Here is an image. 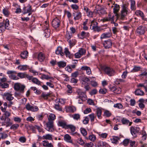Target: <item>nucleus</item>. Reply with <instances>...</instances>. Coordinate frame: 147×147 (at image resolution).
<instances>
[{"label":"nucleus","instance_id":"1","mask_svg":"<svg viewBox=\"0 0 147 147\" xmlns=\"http://www.w3.org/2000/svg\"><path fill=\"white\" fill-rule=\"evenodd\" d=\"M119 5L117 4H115L113 8V13L115 14V16H116V21L118 18L123 20L125 19V17L127 14L128 12V8L126 5H124L123 7L122 10L121 11V15H119L117 13L120 9Z\"/></svg>","mask_w":147,"mask_h":147},{"label":"nucleus","instance_id":"2","mask_svg":"<svg viewBox=\"0 0 147 147\" xmlns=\"http://www.w3.org/2000/svg\"><path fill=\"white\" fill-rule=\"evenodd\" d=\"M53 123V121L49 120L46 123V130L49 132H53L54 130Z\"/></svg>","mask_w":147,"mask_h":147},{"label":"nucleus","instance_id":"3","mask_svg":"<svg viewBox=\"0 0 147 147\" xmlns=\"http://www.w3.org/2000/svg\"><path fill=\"white\" fill-rule=\"evenodd\" d=\"M104 71L109 76H112L115 75L116 72L113 69L109 67H106L104 69Z\"/></svg>","mask_w":147,"mask_h":147},{"label":"nucleus","instance_id":"4","mask_svg":"<svg viewBox=\"0 0 147 147\" xmlns=\"http://www.w3.org/2000/svg\"><path fill=\"white\" fill-rule=\"evenodd\" d=\"M115 19H116V17L115 18V16L113 13H109L108 16L104 18L103 20V22L111 21V23H114Z\"/></svg>","mask_w":147,"mask_h":147},{"label":"nucleus","instance_id":"5","mask_svg":"<svg viewBox=\"0 0 147 147\" xmlns=\"http://www.w3.org/2000/svg\"><path fill=\"white\" fill-rule=\"evenodd\" d=\"M25 87L24 85L19 83H15L14 85V89L17 91H19L22 93L24 92Z\"/></svg>","mask_w":147,"mask_h":147},{"label":"nucleus","instance_id":"6","mask_svg":"<svg viewBox=\"0 0 147 147\" xmlns=\"http://www.w3.org/2000/svg\"><path fill=\"white\" fill-rule=\"evenodd\" d=\"M44 28L45 29L44 30L45 36L46 38H48L50 36V30L49 28V24L47 21H45V25H44Z\"/></svg>","mask_w":147,"mask_h":147},{"label":"nucleus","instance_id":"7","mask_svg":"<svg viewBox=\"0 0 147 147\" xmlns=\"http://www.w3.org/2000/svg\"><path fill=\"white\" fill-rule=\"evenodd\" d=\"M98 23L97 22L93 20L91 22V25L90 26V28L93 30L95 31L99 32L100 30L99 27L98 26Z\"/></svg>","mask_w":147,"mask_h":147},{"label":"nucleus","instance_id":"8","mask_svg":"<svg viewBox=\"0 0 147 147\" xmlns=\"http://www.w3.org/2000/svg\"><path fill=\"white\" fill-rule=\"evenodd\" d=\"M130 130L132 136L136 137L137 136L136 134L138 133L140 131V129L138 127L131 126L130 127Z\"/></svg>","mask_w":147,"mask_h":147},{"label":"nucleus","instance_id":"9","mask_svg":"<svg viewBox=\"0 0 147 147\" xmlns=\"http://www.w3.org/2000/svg\"><path fill=\"white\" fill-rule=\"evenodd\" d=\"M72 14L74 17V19L75 21L79 20L82 17V14L79 11H75Z\"/></svg>","mask_w":147,"mask_h":147},{"label":"nucleus","instance_id":"10","mask_svg":"<svg viewBox=\"0 0 147 147\" xmlns=\"http://www.w3.org/2000/svg\"><path fill=\"white\" fill-rule=\"evenodd\" d=\"M60 20L57 17L55 18L52 22V25L55 28L58 27L60 24Z\"/></svg>","mask_w":147,"mask_h":147},{"label":"nucleus","instance_id":"11","mask_svg":"<svg viewBox=\"0 0 147 147\" xmlns=\"http://www.w3.org/2000/svg\"><path fill=\"white\" fill-rule=\"evenodd\" d=\"M26 107L27 110L32 111H36L38 110V107L36 106H32L29 103L26 104Z\"/></svg>","mask_w":147,"mask_h":147},{"label":"nucleus","instance_id":"12","mask_svg":"<svg viewBox=\"0 0 147 147\" xmlns=\"http://www.w3.org/2000/svg\"><path fill=\"white\" fill-rule=\"evenodd\" d=\"M147 29L145 26H140L137 28V32L140 34H142L144 33L145 31L147 30Z\"/></svg>","mask_w":147,"mask_h":147},{"label":"nucleus","instance_id":"13","mask_svg":"<svg viewBox=\"0 0 147 147\" xmlns=\"http://www.w3.org/2000/svg\"><path fill=\"white\" fill-rule=\"evenodd\" d=\"M79 95L78 97L82 100H85L86 99V95L85 93L80 90L78 91Z\"/></svg>","mask_w":147,"mask_h":147},{"label":"nucleus","instance_id":"14","mask_svg":"<svg viewBox=\"0 0 147 147\" xmlns=\"http://www.w3.org/2000/svg\"><path fill=\"white\" fill-rule=\"evenodd\" d=\"M23 10L24 11L23 14H24L31 12V6L29 5L26 7H24L23 8Z\"/></svg>","mask_w":147,"mask_h":147},{"label":"nucleus","instance_id":"15","mask_svg":"<svg viewBox=\"0 0 147 147\" xmlns=\"http://www.w3.org/2000/svg\"><path fill=\"white\" fill-rule=\"evenodd\" d=\"M103 45L105 48L106 49H108L111 47L112 46L111 41L110 40L105 41L103 43Z\"/></svg>","mask_w":147,"mask_h":147},{"label":"nucleus","instance_id":"16","mask_svg":"<svg viewBox=\"0 0 147 147\" xmlns=\"http://www.w3.org/2000/svg\"><path fill=\"white\" fill-rule=\"evenodd\" d=\"M58 125L59 126L66 129L68 125L66 124V122L64 121H61L58 122Z\"/></svg>","mask_w":147,"mask_h":147},{"label":"nucleus","instance_id":"17","mask_svg":"<svg viewBox=\"0 0 147 147\" xmlns=\"http://www.w3.org/2000/svg\"><path fill=\"white\" fill-rule=\"evenodd\" d=\"M2 111L4 113L3 115L5 116V117H8L11 115V113L10 112L6 111V109L5 108H3V107H0Z\"/></svg>","mask_w":147,"mask_h":147},{"label":"nucleus","instance_id":"18","mask_svg":"<svg viewBox=\"0 0 147 147\" xmlns=\"http://www.w3.org/2000/svg\"><path fill=\"white\" fill-rule=\"evenodd\" d=\"M69 128L71 130L72 134L74 135V134H77L76 132H75L74 133V132L75 131L76 129V127L74 125H68L66 129H68Z\"/></svg>","mask_w":147,"mask_h":147},{"label":"nucleus","instance_id":"19","mask_svg":"<svg viewBox=\"0 0 147 147\" xmlns=\"http://www.w3.org/2000/svg\"><path fill=\"white\" fill-rule=\"evenodd\" d=\"M71 138V137L68 134H66L64 135V140L67 142L72 143V141Z\"/></svg>","mask_w":147,"mask_h":147},{"label":"nucleus","instance_id":"20","mask_svg":"<svg viewBox=\"0 0 147 147\" xmlns=\"http://www.w3.org/2000/svg\"><path fill=\"white\" fill-rule=\"evenodd\" d=\"M121 121L123 124L127 125L129 123V126H131L132 123V122H130L129 120L124 118L122 119Z\"/></svg>","mask_w":147,"mask_h":147},{"label":"nucleus","instance_id":"21","mask_svg":"<svg viewBox=\"0 0 147 147\" xmlns=\"http://www.w3.org/2000/svg\"><path fill=\"white\" fill-rule=\"evenodd\" d=\"M45 58V55L42 52L40 53L38 55V59L39 61H43Z\"/></svg>","mask_w":147,"mask_h":147},{"label":"nucleus","instance_id":"22","mask_svg":"<svg viewBox=\"0 0 147 147\" xmlns=\"http://www.w3.org/2000/svg\"><path fill=\"white\" fill-rule=\"evenodd\" d=\"M62 51V48L60 47H58L56 50V54L57 55L60 54L61 56H63L64 55V53Z\"/></svg>","mask_w":147,"mask_h":147},{"label":"nucleus","instance_id":"23","mask_svg":"<svg viewBox=\"0 0 147 147\" xmlns=\"http://www.w3.org/2000/svg\"><path fill=\"white\" fill-rule=\"evenodd\" d=\"M5 96L6 97V99L9 101L11 100L14 98L12 96V94L9 93H6L5 94Z\"/></svg>","mask_w":147,"mask_h":147},{"label":"nucleus","instance_id":"24","mask_svg":"<svg viewBox=\"0 0 147 147\" xmlns=\"http://www.w3.org/2000/svg\"><path fill=\"white\" fill-rule=\"evenodd\" d=\"M4 123L7 124L6 127L12 125V123L11 122V120L8 117H5Z\"/></svg>","mask_w":147,"mask_h":147},{"label":"nucleus","instance_id":"25","mask_svg":"<svg viewBox=\"0 0 147 147\" xmlns=\"http://www.w3.org/2000/svg\"><path fill=\"white\" fill-rule=\"evenodd\" d=\"M120 138L117 136H114L112 138H111V140L112 143L115 144L118 142V140L120 139Z\"/></svg>","mask_w":147,"mask_h":147},{"label":"nucleus","instance_id":"26","mask_svg":"<svg viewBox=\"0 0 147 147\" xmlns=\"http://www.w3.org/2000/svg\"><path fill=\"white\" fill-rule=\"evenodd\" d=\"M135 13L137 16H140L143 20H146V18H144V16L143 13L140 10H137L135 12Z\"/></svg>","mask_w":147,"mask_h":147},{"label":"nucleus","instance_id":"27","mask_svg":"<svg viewBox=\"0 0 147 147\" xmlns=\"http://www.w3.org/2000/svg\"><path fill=\"white\" fill-rule=\"evenodd\" d=\"M81 80L82 81V85H84L86 84H88V82L90 81V80L87 77H83Z\"/></svg>","mask_w":147,"mask_h":147},{"label":"nucleus","instance_id":"28","mask_svg":"<svg viewBox=\"0 0 147 147\" xmlns=\"http://www.w3.org/2000/svg\"><path fill=\"white\" fill-rule=\"evenodd\" d=\"M42 145L43 146L47 147H53V145L51 143H49L48 141L45 140L43 142Z\"/></svg>","mask_w":147,"mask_h":147},{"label":"nucleus","instance_id":"29","mask_svg":"<svg viewBox=\"0 0 147 147\" xmlns=\"http://www.w3.org/2000/svg\"><path fill=\"white\" fill-rule=\"evenodd\" d=\"M135 92L136 95L138 96H143L144 94V92L140 89L136 90L135 91Z\"/></svg>","mask_w":147,"mask_h":147},{"label":"nucleus","instance_id":"30","mask_svg":"<svg viewBox=\"0 0 147 147\" xmlns=\"http://www.w3.org/2000/svg\"><path fill=\"white\" fill-rule=\"evenodd\" d=\"M43 139L52 140H53L52 135L47 134L43 136Z\"/></svg>","mask_w":147,"mask_h":147},{"label":"nucleus","instance_id":"31","mask_svg":"<svg viewBox=\"0 0 147 147\" xmlns=\"http://www.w3.org/2000/svg\"><path fill=\"white\" fill-rule=\"evenodd\" d=\"M57 64L58 67L60 68L64 67L66 65V63L63 61L58 62L57 63Z\"/></svg>","mask_w":147,"mask_h":147},{"label":"nucleus","instance_id":"32","mask_svg":"<svg viewBox=\"0 0 147 147\" xmlns=\"http://www.w3.org/2000/svg\"><path fill=\"white\" fill-rule=\"evenodd\" d=\"M111 36V34L109 32L107 33H104L101 35L100 36V38L101 39H103L109 38Z\"/></svg>","mask_w":147,"mask_h":147},{"label":"nucleus","instance_id":"33","mask_svg":"<svg viewBox=\"0 0 147 147\" xmlns=\"http://www.w3.org/2000/svg\"><path fill=\"white\" fill-rule=\"evenodd\" d=\"M107 143L102 141H99L97 144L98 147H106Z\"/></svg>","mask_w":147,"mask_h":147},{"label":"nucleus","instance_id":"34","mask_svg":"<svg viewBox=\"0 0 147 147\" xmlns=\"http://www.w3.org/2000/svg\"><path fill=\"white\" fill-rule=\"evenodd\" d=\"M28 56V53L27 51H24L21 54V57L23 59H26Z\"/></svg>","mask_w":147,"mask_h":147},{"label":"nucleus","instance_id":"35","mask_svg":"<svg viewBox=\"0 0 147 147\" xmlns=\"http://www.w3.org/2000/svg\"><path fill=\"white\" fill-rule=\"evenodd\" d=\"M87 139H89L91 141L94 142L96 139V137L95 135L92 134L90 135Z\"/></svg>","mask_w":147,"mask_h":147},{"label":"nucleus","instance_id":"36","mask_svg":"<svg viewBox=\"0 0 147 147\" xmlns=\"http://www.w3.org/2000/svg\"><path fill=\"white\" fill-rule=\"evenodd\" d=\"M6 29L4 22L0 23V31L1 32H3Z\"/></svg>","mask_w":147,"mask_h":147},{"label":"nucleus","instance_id":"37","mask_svg":"<svg viewBox=\"0 0 147 147\" xmlns=\"http://www.w3.org/2000/svg\"><path fill=\"white\" fill-rule=\"evenodd\" d=\"M102 111L100 108H98L96 110V114L98 117L100 118L102 114Z\"/></svg>","mask_w":147,"mask_h":147},{"label":"nucleus","instance_id":"38","mask_svg":"<svg viewBox=\"0 0 147 147\" xmlns=\"http://www.w3.org/2000/svg\"><path fill=\"white\" fill-rule=\"evenodd\" d=\"M28 66L26 65H20L18 67V68L20 70L24 71L26 70Z\"/></svg>","mask_w":147,"mask_h":147},{"label":"nucleus","instance_id":"39","mask_svg":"<svg viewBox=\"0 0 147 147\" xmlns=\"http://www.w3.org/2000/svg\"><path fill=\"white\" fill-rule=\"evenodd\" d=\"M26 73H19L17 74V76L21 78H26Z\"/></svg>","mask_w":147,"mask_h":147},{"label":"nucleus","instance_id":"40","mask_svg":"<svg viewBox=\"0 0 147 147\" xmlns=\"http://www.w3.org/2000/svg\"><path fill=\"white\" fill-rule=\"evenodd\" d=\"M131 8L132 10H136L135 2L134 0H131Z\"/></svg>","mask_w":147,"mask_h":147},{"label":"nucleus","instance_id":"41","mask_svg":"<svg viewBox=\"0 0 147 147\" xmlns=\"http://www.w3.org/2000/svg\"><path fill=\"white\" fill-rule=\"evenodd\" d=\"M141 67L139 66H134V68L131 71V72H136L140 70Z\"/></svg>","mask_w":147,"mask_h":147},{"label":"nucleus","instance_id":"42","mask_svg":"<svg viewBox=\"0 0 147 147\" xmlns=\"http://www.w3.org/2000/svg\"><path fill=\"white\" fill-rule=\"evenodd\" d=\"M55 118V115L54 114L51 113L49 115V117L48 118V121L49 120L53 121Z\"/></svg>","mask_w":147,"mask_h":147},{"label":"nucleus","instance_id":"43","mask_svg":"<svg viewBox=\"0 0 147 147\" xmlns=\"http://www.w3.org/2000/svg\"><path fill=\"white\" fill-rule=\"evenodd\" d=\"M32 82L34 83L39 85L40 84V82L36 78H33L32 79Z\"/></svg>","mask_w":147,"mask_h":147},{"label":"nucleus","instance_id":"44","mask_svg":"<svg viewBox=\"0 0 147 147\" xmlns=\"http://www.w3.org/2000/svg\"><path fill=\"white\" fill-rule=\"evenodd\" d=\"M9 84L7 83H0V87H1L2 88H8L9 87Z\"/></svg>","mask_w":147,"mask_h":147},{"label":"nucleus","instance_id":"45","mask_svg":"<svg viewBox=\"0 0 147 147\" xmlns=\"http://www.w3.org/2000/svg\"><path fill=\"white\" fill-rule=\"evenodd\" d=\"M72 117H73L74 119L76 120H78L80 118V115L78 114H76L73 115L72 116Z\"/></svg>","mask_w":147,"mask_h":147},{"label":"nucleus","instance_id":"46","mask_svg":"<svg viewBox=\"0 0 147 147\" xmlns=\"http://www.w3.org/2000/svg\"><path fill=\"white\" fill-rule=\"evenodd\" d=\"M114 107L117 108L118 109H122L123 106L122 105L121 103H117L114 105Z\"/></svg>","mask_w":147,"mask_h":147},{"label":"nucleus","instance_id":"47","mask_svg":"<svg viewBox=\"0 0 147 147\" xmlns=\"http://www.w3.org/2000/svg\"><path fill=\"white\" fill-rule=\"evenodd\" d=\"M67 41L69 43V45L71 47L73 46L75 44V42L73 40H67Z\"/></svg>","mask_w":147,"mask_h":147},{"label":"nucleus","instance_id":"48","mask_svg":"<svg viewBox=\"0 0 147 147\" xmlns=\"http://www.w3.org/2000/svg\"><path fill=\"white\" fill-rule=\"evenodd\" d=\"M3 12L4 14L6 16H8L9 13L8 10L6 9H4L3 10Z\"/></svg>","mask_w":147,"mask_h":147},{"label":"nucleus","instance_id":"49","mask_svg":"<svg viewBox=\"0 0 147 147\" xmlns=\"http://www.w3.org/2000/svg\"><path fill=\"white\" fill-rule=\"evenodd\" d=\"M19 127V125L18 124H15L12 125L10 127L11 129H17Z\"/></svg>","mask_w":147,"mask_h":147},{"label":"nucleus","instance_id":"50","mask_svg":"<svg viewBox=\"0 0 147 147\" xmlns=\"http://www.w3.org/2000/svg\"><path fill=\"white\" fill-rule=\"evenodd\" d=\"M104 115L107 117H109L111 115V113L109 111L106 110L104 112Z\"/></svg>","mask_w":147,"mask_h":147},{"label":"nucleus","instance_id":"51","mask_svg":"<svg viewBox=\"0 0 147 147\" xmlns=\"http://www.w3.org/2000/svg\"><path fill=\"white\" fill-rule=\"evenodd\" d=\"M4 23L6 29H9V28H8L9 26V20H8L7 19L4 22Z\"/></svg>","mask_w":147,"mask_h":147},{"label":"nucleus","instance_id":"52","mask_svg":"<svg viewBox=\"0 0 147 147\" xmlns=\"http://www.w3.org/2000/svg\"><path fill=\"white\" fill-rule=\"evenodd\" d=\"M91 122H93L94 121L95 116L94 113H92L89 115Z\"/></svg>","mask_w":147,"mask_h":147},{"label":"nucleus","instance_id":"53","mask_svg":"<svg viewBox=\"0 0 147 147\" xmlns=\"http://www.w3.org/2000/svg\"><path fill=\"white\" fill-rule=\"evenodd\" d=\"M81 133L84 136H85L87 135V132L85 129L83 128H81Z\"/></svg>","mask_w":147,"mask_h":147},{"label":"nucleus","instance_id":"54","mask_svg":"<svg viewBox=\"0 0 147 147\" xmlns=\"http://www.w3.org/2000/svg\"><path fill=\"white\" fill-rule=\"evenodd\" d=\"M81 36L83 37L85 36H89V34L88 32H85L84 31H82L81 32Z\"/></svg>","mask_w":147,"mask_h":147},{"label":"nucleus","instance_id":"55","mask_svg":"<svg viewBox=\"0 0 147 147\" xmlns=\"http://www.w3.org/2000/svg\"><path fill=\"white\" fill-rule=\"evenodd\" d=\"M129 141L130 140L129 139H125L123 140V144L124 146H126L128 144Z\"/></svg>","mask_w":147,"mask_h":147},{"label":"nucleus","instance_id":"56","mask_svg":"<svg viewBox=\"0 0 147 147\" xmlns=\"http://www.w3.org/2000/svg\"><path fill=\"white\" fill-rule=\"evenodd\" d=\"M77 142L80 144L83 145L84 144V142L81 138H79L77 140Z\"/></svg>","mask_w":147,"mask_h":147},{"label":"nucleus","instance_id":"57","mask_svg":"<svg viewBox=\"0 0 147 147\" xmlns=\"http://www.w3.org/2000/svg\"><path fill=\"white\" fill-rule=\"evenodd\" d=\"M89 121V118L87 117H85L83 121V122L84 124H86L88 123Z\"/></svg>","mask_w":147,"mask_h":147},{"label":"nucleus","instance_id":"58","mask_svg":"<svg viewBox=\"0 0 147 147\" xmlns=\"http://www.w3.org/2000/svg\"><path fill=\"white\" fill-rule=\"evenodd\" d=\"M78 51L81 56L83 55L86 53V50L82 48H81Z\"/></svg>","mask_w":147,"mask_h":147},{"label":"nucleus","instance_id":"59","mask_svg":"<svg viewBox=\"0 0 147 147\" xmlns=\"http://www.w3.org/2000/svg\"><path fill=\"white\" fill-rule=\"evenodd\" d=\"M55 108L57 110L59 111H62L61 107L59 105V104L55 105Z\"/></svg>","mask_w":147,"mask_h":147},{"label":"nucleus","instance_id":"60","mask_svg":"<svg viewBox=\"0 0 147 147\" xmlns=\"http://www.w3.org/2000/svg\"><path fill=\"white\" fill-rule=\"evenodd\" d=\"M64 52L66 56H69L70 55V53L68 49L67 48H66L65 49V51Z\"/></svg>","mask_w":147,"mask_h":147},{"label":"nucleus","instance_id":"61","mask_svg":"<svg viewBox=\"0 0 147 147\" xmlns=\"http://www.w3.org/2000/svg\"><path fill=\"white\" fill-rule=\"evenodd\" d=\"M52 81H50L49 82H47L46 83L47 85L49 86L51 88H53L54 85L52 83Z\"/></svg>","mask_w":147,"mask_h":147},{"label":"nucleus","instance_id":"62","mask_svg":"<svg viewBox=\"0 0 147 147\" xmlns=\"http://www.w3.org/2000/svg\"><path fill=\"white\" fill-rule=\"evenodd\" d=\"M107 90L105 89H101L99 90V92L100 94H104L106 93Z\"/></svg>","mask_w":147,"mask_h":147},{"label":"nucleus","instance_id":"63","mask_svg":"<svg viewBox=\"0 0 147 147\" xmlns=\"http://www.w3.org/2000/svg\"><path fill=\"white\" fill-rule=\"evenodd\" d=\"M71 7L74 9L77 10L79 9V7L77 5L73 4L71 5Z\"/></svg>","mask_w":147,"mask_h":147},{"label":"nucleus","instance_id":"64","mask_svg":"<svg viewBox=\"0 0 147 147\" xmlns=\"http://www.w3.org/2000/svg\"><path fill=\"white\" fill-rule=\"evenodd\" d=\"M85 145L87 147H92L94 145V144L90 142L85 143Z\"/></svg>","mask_w":147,"mask_h":147}]
</instances>
